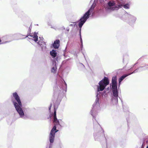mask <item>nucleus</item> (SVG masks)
<instances>
[{
  "mask_svg": "<svg viewBox=\"0 0 148 148\" xmlns=\"http://www.w3.org/2000/svg\"><path fill=\"white\" fill-rule=\"evenodd\" d=\"M124 8L125 9H129V5L128 4H126L123 5Z\"/></svg>",
  "mask_w": 148,
  "mask_h": 148,
  "instance_id": "dca6fc26",
  "label": "nucleus"
},
{
  "mask_svg": "<svg viewBox=\"0 0 148 148\" xmlns=\"http://www.w3.org/2000/svg\"><path fill=\"white\" fill-rule=\"evenodd\" d=\"M60 41L59 40H56L54 42L53 45V47L55 49L58 48L59 46Z\"/></svg>",
  "mask_w": 148,
  "mask_h": 148,
  "instance_id": "9d476101",
  "label": "nucleus"
},
{
  "mask_svg": "<svg viewBox=\"0 0 148 148\" xmlns=\"http://www.w3.org/2000/svg\"><path fill=\"white\" fill-rule=\"evenodd\" d=\"M50 54L53 58H54L57 56V53L56 51L53 50L50 51Z\"/></svg>",
  "mask_w": 148,
  "mask_h": 148,
  "instance_id": "f8f14e48",
  "label": "nucleus"
},
{
  "mask_svg": "<svg viewBox=\"0 0 148 148\" xmlns=\"http://www.w3.org/2000/svg\"><path fill=\"white\" fill-rule=\"evenodd\" d=\"M56 67H53L51 69V72L53 73H55L56 70Z\"/></svg>",
  "mask_w": 148,
  "mask_h": 148,
  "instance_id": "2eb2a0df",
  "label": "nucleus"
},
{
  "mask_svg": "<svg viewBox=\"0 0 148 148\" xmlns=\"http://www.w3.org/2000/svg\"><path fill=\"white\" fill-rule=\"evenodd\" d=\"M13 96L18 103V105L16 103L13 102L14 106L20 116L21 117H22L24 116V113L23 111L21 108L22 105L19 97L16 92L14 93L13 94Z\"/></svg>",
  "mask_w": 148,
  "mask_h": 148,
  "instance_id": "7ed1b4c3",
  "label": "nucleus"
},
{
  "mask_svg": "<svg viewBox=\"0 0 148 148\" xmlns=\"http://www.w3.org/2000/svg\"><path fill=\"white\" fill-rule=\"evenodd\" d=\"M96 5V2L95 1L90 9L79 20V28H81L82 27L86 21L87 19L89 18V15L91 14V13L93 12V9L95 6Z\"/></svg>",
  "mask_w": 148,
  "mask_h": 148,
  "instance_id": "f03ea898",
  "label": "nucleus"
},
{
  "mask_svg": "<svg viewBox=\"0 0 148 148\" xmlns=\"http://www.w3.org/2000/svg\"><path fill=\"white\" fill-rule=\"evenodd\" d=\"M135 73V71H134L133 72L129 74H126L124 75H123L121 76L119 79V85L120 84L121 82L127 76H128L129 75H130L131 74H132L133 73Z\"/></svg>",
  "mask_w": 148,
  "mask_h": 148,
  "instance_id": "9b49d317",
  "label": "nucleus"
},
{
  "mask_svg": "<svg viewBox=\"0 0 148 148\" xmlns=\"http://www.w3.org/2000/svg\"><path fill=\"white\" fill-rule=\"evenodd\" d=\"M21 38H20L19 39H21Z\"/></svg>",
  "mask_w": 148,
  "mask_h": 148,
  "instance_id": "4be33fe9",
  "label": "nucleus"
},
{
  "mask_svg": "<svg viewBox=\"0 0 148 148\" xmlns=\"http://www.w3.org/2000/svg\"><path fill=\"white\" fill-rule=\"evenodd\" d=\"M21 36V34H19L18 35V36Z\"/></svg>",
  "mask_w": 148,
  "mask_h": 148,
  "instance_id": "aec40b11",
  "label": "nucleus"
},
{
  "mask_svg": "<svg viewBox=\"0 0 148 148\" xmlns=\"http://www.w3.org/2000/svg\"><path fill=\"white\" fill-rule=\"evenodd\" d=\"M97 96L98 95L96 96L97 98L96 99L95 101L93 104L92 106L93 107L91 110V114L93 116V117H94V115L96 113V111L95 110L99 106V99L98 98Z\"/></svg>",
  "mask_w": 148,
  "mask_h": 148,
  "instance_id": "423d86ee",
  "label": "nucleus"
},
{
  "mask_svg": "<svg viewBox=\"0 0 148 148\" xmlns=\"http://www.w3.org/2000/svg\"><path fill=\"white\" fill-rule=\"evenodd\" d=\"M80 41L82 43V38L81 37V35L80 34Z\"/></svg>",
  "mask_w": 148,
  "mask_h": 148,
  "instance_id": "f3484780",
  "label": "nucleus"
},
{
  "mask_svg": "<svg viewBox=\"0 0 148 148\" xmlns=\"http://www.w3.org/2000/svg\"><path fill=\"white\" fill-rule=\"evenodd\" d=\"M112 89H117L116 82H112Z\"/></svg>",
  "mask_w": 148,
  "mask_h": 148,
  "instance_id": "ddd939ff",
  "label": "nucleus"
},
{
  "mask_svg": "<svg viewBox=\"0 0 148 148\" xmlns=\"http://www.w3.org/2000/svg\"><path fill=\"white\" fill-rule=\"evenodd\" d=\"M29 36L32 38L33 40L35 42H36L38 41V37L37 36V33L34 32L33 34L30 35Z\"/></svg>",
  "mask_w": 148,
  "mask_h": 148,
  "instance_id": "1a4fd4ad",
  "label": "nucleus"
},
{
  "mask_svg": "<svg viewBox=\"0 0 148 148\" xmlns=\"http://www.w3.org/2000/svg\"><path fill=\"white\" fill-rule=\"evenodd\" d=\"M116 76H114L112 78V82H116Z\"/></svg>",
  "mask_w": 148,
  "mask_h": 148,
  "instance_id": "4468645a",
  "label": "nucleus"
},
{
  "mask_svg": "<svg viewBox=\"0 0 148 148\" xmlns=\"http://www.w3.org/2000/svg\"><path fill=\"white\" fill-rule=\"evenodd\" d=\"M51 104L50 106L49 107V110H50L51 109Z\"/></svg>",
  "mask_w": 148,
  "mask_h": 148,
  "instance_id": "a211bd4d",
  "label": "nucleus"
},
{
  "mask_svg": "<svg viewBox=\"0 0 148 148\" xmlns=\"http://www.w3.org/2000/svg\"><path fill=\"white\" fill-rule=\"evenodd\" d=\"M114 1H110L108 3V5L106 8V10L108 11L117 10L119 9L120 7L123 6V5L121 3H119L118 6H116L114 5Z\"/></svg>",
  "mask_w": 148,
  "mask_h": 148,
  "instance_id": "39448f33",
  "label": "nucleus"
},
{
  "mask_svg": "<svg viewBox=\"0 0 148 148\" xmlns=\"http://www.w3.org/2000/svg\"><path fill=\"white\" fill-rule=\"evenodd\" d=\"M40 40H39L38 43L41 47L42 50L45 49H46V45L45 42L43 41V38L39 37Z\"/></svg>",
  "mask_w": 148,
  "mask_h": 148,
  "instance_id": "0eeeda50",
  "label": "nucleus"
},
{
  "mask_svg": "<svg viewBox=\"0 0 148 148\" xmlns=\"http://www.w3.org/2000/svg\"><path fill=\"white\" fill-rule=\"evenodd\" d=\"M53 123L55 125L51 130L49 135V140L51 143H53L55 133L58 131L56 129V125H60L59 120L57 119L56 118V112L55 110L54 112Z\"/></svg>",
  "mask_w": 148,
  "mask_h": 148,
  "instance_id": "f257e3e1",
  "label": "nucleus"
},
{
  "mask_svg": "<svg viewBox=\"0 0 148 148\" xmlns=\"http://www.w3.org/2000/svg\"><path fill=\"white\" fill-rule=\"evenodd\" d=\"M109 84V80L108 78L106 77H105L104 79L99 83V86H98L97 88L98 91L103 90Z\"/></svg>",
  "mask_w": 148,
  "mask_h": 148,
  "instance_id": "20e7f679",
  "label": "nucleus"
},
{
  "mask_svg": "<svg viewBox=\"0 0 148 148\" xmlns=\"http://www.w3.org/2000/svg\"><path fill=\"white\" fill-rule=\"evenodd\" d=\"M146 148H148V146H147V147Z\"/></svg>",
  "mask_w": 148,
  "mask_h": 148,
  "instance_id": "412c9836",
  "label": "nucleus"
},
{
  "mask_svg": "<svg viewBox=\"0 0 148 148\" xmlns=\"http://www.w3.org/2000/svg\"><path fill=\"white\" fill-rule=\"evenodd\" d=\"M133 17V18H134V21H136V18H135L134 17Z\"/></svg>",
  "mask_w": 148,
  "mask_h": 148,
  "instance_id": "6ab92c4d",
  "label": "nucleus"
},
{
  "mask_svg": "<svg viewBox=\"0 0 148 148\" xmlns=\"http://www.w3.org/2000/svg\"><path fill=\"white\" fill-rule=\"evenodd\" d=\"M112 92L115 98H113L112 101H113L114 100L115 101L116 103H117L118 93L117 89H112Z\"/></svg>",
  "mask_w": 148,
  "mask_h": 148,
  "instance_id": "6e6552de",
  "label": "nucleus"
}]
</instances>
